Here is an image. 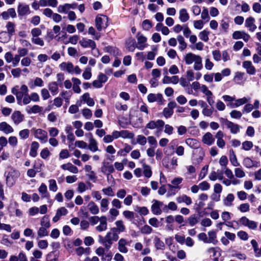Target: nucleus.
Returning a JSON list of instances; mask_svg holds the SVG:
<instances>
[{
  "instance_id": "nucleus-1",
  "label": "nucleus",
  "mask_w": 261,
  "mask_h": 261,
  "mask_svg": "<svg viewBox=\"0 0 261 261\" xmlns=\"http://www.w3.org/2000/svg\"><path fill=\"white\" fill-rule=\"evenodd\" d=\"M184 60L187 65L194 63V69L195 70H200L202 68V58L199 55L189 53L184 56Z\"/></svg>"
},
{
  "instance_id": "nucleus-2",
  "label": "nucleus",
  "mask_w": 261,
  "mask_h": 261,
  "mask_svg": "<svg viewBox=\"0 0 261 261\" xmlns=\"http://www.w3.org/2000/svg\"><path fill=\"white\" fill-rule=\"evenodd\" d=\"M119 239L118 233L115 232L111 228L104 238H101V243L104 245L106 250L108 251L111 247L113 242L117 241Z\"/></svg>"
},
{
  "instance_id": "nucleus-3",
  "label": "nucleus",
  "mask_w": 261,
  "mask_h": 261,
  "mask_svg": "<svg viewBox=\"0 0 261 261\" xmlns=\"http://www.w3.org/2000/svg\"><path fill=\"white\" fill-rule=\"evenodd\" d=\"M95 25L98 31L106 29L108 26V18L104 15H98L95 19Z\"/></svg>"
},
{
  "instance_id": "nucleus-4",
  "label": "nucleus",
  "mask_w": 261,
  "mask_h": 261,
  "mask_svg": "<svg viewBox=\"0 0 261 261\" xmlns=\"http://www.w3.org/2000/svg\"><path fill=\"white\" fill-rule=\"evenodd\" d=\"M19 175L20 173L18 171L13 169H10L6 175L7 185L9 187H12L19 177Z\"/></svg>"
},
{
  "instance_id": "nucleus-5",
  "label": "nucleus",
  "mask_w": 261,
  "mask_h": 261,
  "mask_svg": "<svg viewBox=\"0 0 261 261\" xmlns=\"http://www.w3.org/2000/svg\"><path fill=\"white\" fill-rule=\"evenodd\" d=\"M32 130L34 132L35 138L40 140L41 143H44L47 141V132L40 128H33Z\"/></svg>"
},
{
  "instance_id": "nucleus-6",
  "label": "nucleus",
  "mask_w": 261,
  "mask_h": 261,
  "mask_svg": "<svg viewBox=\"0 0 261 261\" xmlns=\"http://www.w3.org/2000/svg\"><path fill=\"white\" fill-rule=\"evenodd\" d=\"M136 38L137 40L136 47L138 49L140 50H143L147 46V38L142 33L140 32L138 33L136 35Z\"/></svg>"
},
{
  "instance_id": "nucleus-7",
  "label": "nucleus",
  "mask_w": 261,
  "mask_h": 261,
  "mask_svg": "<svg viewBox=\"0 0 261 261\" xmlns=\"http://www.w3.org/2000/svg\"><path fill=\"white\" fill-rule=\"evenodd\" d=\"M239 222L242 225L246 226L248 227L249 229L255 230L256 229L257 227V223L249 220L248 218H247L246 217H242L239 220Z\"/></svg>"
},
{
  "instance_id": "nucleus-8",
  "label": "nucleus",
  "mask_w": 261,
  "mask_h": 261,
  "mask_svg": "<svg viewBox=\"0 0 261 261\" xmlns=\"http://www.w3.org/2000/svg\"><path fill=\"white\" fill-rule=\"evenodd\" d=\"M164 122L162 120L158 119L156 121L151 120L146 125V128L150 129H161L164 125Z\"/></svg>"
},
{
  "instance_id": "nucleus-9",
  "label": "nucleus",
  "mask_w": 261,
  "mask_h": 261,
  "mask_svg": "<svg viewBox=\"0 0 261 261\" xmlns=\"http://www.w3.org/2000/svg\"><path fill=\"white\" fill-rule=\"evenodd\" d=\"M176 107L175 101H170L168 103L167 108H165L163 111V115L166 118L170 117L173 114V109Z\"/></svg>"
},
{
  "instance_id": "nucleus-10",
  "label": "nucleus",
  "mask_w": 261,
  "mask_h": 261,
  "mask_svg": "<svg viewBox=\"0 0 261 261\" xmlns=\"http://www.w3.org/2000/svg\"><path fill=\"white\" fill-rule=\"evenodd\" d=\"M243 67L246 70V72L249 75H254L256 73V69L250 61H245L243 62Z\"/></svg>"
},
{
  "instance_id": "nucleus-11",
  "label": "nucleus",
  "mask_w": 261,
  "mask_h": 261,
  "mask_svg": "<svg viewBox=\"0 0 261 261\" xmlns=\"http://www.w3.org/2000/svg\"><path fill=\"white\" fill-rule=\"evenodd\" d=\"M224 120V124L230 129L231 133L236 134L240 131V126L227 119Z\"/></svg>"
},
{
  "instance_id": "nucleus-12",
  "label": "nucleus",
  "mask_w": 261,
  "mask_h": 261,
  "mask_svg": "<svg viewBox=\"0 0 261 261\" xmlns=\"http://www.w3.org/2000/svg\"><path fill=\"white\" fill-rule=\"evenodd\" d=\"M147 100L149 102H157L161 105L163 103V97L160 93H150L147 96Z\"/></svg>"
},
{
  "instance_id": "nucleus-13",
  "label": "nucleus",
  "mask_w": 261,
  "mask_h": 261,
  "mask_svg": "<svg viewBox=\"0 0 261 261\" xmlns=\"http://www.w3.org/2000/svg\"><path fill=\"white\" fill-rule=\"evenodd\" d=\"M108 228L107 218L105 216H101L99 224L95 227V229L98 232L106 231Z\"/></svg>"
},
{
  "instance_id": "nucleus-14",
  "label": "nucleus",
  "mask_w": 261,
  "mask_h": 261,
  "mask_svg": "<svg viewBox=\"0 0 261 261\" xmlns=\"http://www.w3.org/2000/svg\"><path fill=\"white\" fill-rule=\"evenodd\" d=\"M86 136L89 138V144L88 148L92 152H95L98 150L97 141L93 138L91 133L87 134Z\"/></svg>"
},
{
  "instance_id": "nucleus-15",
  "label": "nucleus",
  "mask_w": 261,
  "mask_h": 261,
  "mask_svg": "<svg viewBox=\"0 0 261 261\" xmlns=\"http://www.w3.org/2000/svg\"><path fill=\"white\" fill-rule=\"evenodd\" d=\"M11 117L14 123L16 125H18L22 122L24 119L23 115L19 111H14L11 115Z\"/></svg>"
},
{
  "instance_id": "nucleus-16",
  "label": "nucleus",
  "mask_w": 261,
  "mask_h": 261,
  "mask_svg": "<svg viewBox=\"0 0 261 261\" xmlns=\"http://www.w3.org/2000/svg\"><path fill=\"white\" fill-rule=\"evenodd\" d=\"M101 172L107 175V179L109 180V177H112V175H111V173L114 172L115 169L113 167V166L112 165H109L108 163L105 164L101 168Z\"/></svg>"
},
{
  "instance_id": "nucleus-17",
  "label": "nucleus",
  "mask_w": 261,
  "mask_h": 261,
  "mask_svg": "<svg viewBox=\"0 0 261 261\" xmlns=\"http://www.w3.org/2000/svg\"><path fill=\"white\" fill-rule=\"evenodd\" d=\"M153 204L151 206L152 212L156 215H160L162 213L161 207L163 205V203L157 200L152 201Z\"/></svg>"
},
{
  "instance_id": "nucleus-18",
  "label": "nucleus",
  "mask_w": 261,
  "mask_h": 261,
  "mask_svg": "<svg viewBox=\"0 0 261 261\" xmlns=\"http://www.w3.org/2000/svg\"><path fill=\"white\" fill-rule=\"evenodd\" d=\"M116 227H113L111 229L115 232L118 233V234L121 232H123L125 231L126 228L122 220H117L115 222Z\"/></svg>"
},
{
  "instance_id": "nucleus-19",
  "label": "nucleus",
  "mask_w": 261,
  "mask_h": 261,
  "mask_svg": "<svg viewBox=\"0 0 261 261\" xmlns=\"http://www.w3.org/2000/svg\"><path fill=\"white\" fill-rule=\"evenodd\" d=\"M214 141L215 139L212 134L210 132L205 133L202 138V142L208 146L212 145L214 143Z\"/></svg>"
},
{
  "instance_id": "nucleus-20",
  "label": "nucleus",
  "mask_w": 261,
  "mask_h": 261,
  "mask_svg": "<svg viewBox=\"0 0 261 261\" xmlns=\"http://www.w3.org/2000/svg\"><path fill=\"white\" fill-rule=\"evenodd\" d=\"M244 166L247 168H250L252 167H258L259 166V163L258 162L252 160L250 158H245L243 161Z\"/></svg>"
},
{
  "instance_id": "nucleus-21",
  "label": "nucleus",
  "mask_w": 261,
  "mask_h": 261,
  "mask_svg": "<svg viewBox=\"0 0 261 261\" xmlns=\"http://www.w3.org/2000/svg\"><path fill=\"white\" fill-rule=\"evenodd\" d=\"M127 245V242L125 239H120L118 242V250L122 253H126L128 252V249L126 246Z\"/></svg>"
},
{
  "instance_id": "nucleus-22",
  "label": "nucleus",
  "mask_w": 261,
  "mask_h": 261,
  "mask_svg": "<svg viewBox=\"0 0 261 261\" xmlns=\"http://www.w3.org/2000/svg\"><path fill=\"white\" fill-rule=\"evenodd\" d=\"M0 131L6 134H8L13 133L14 129L10 124L4 121L0 123Z\"/></svg>"
},
{
  "instance_id": "nucleus-23",
  "label": "nucleus",
  "mask_w": 261,
  "mask_h": 261,
  "mask_svg": "<svg viewBox=\"0 0 261 261\" xmlns=\"http://www.w3.org/2000/svg\"><path fill=\"white\" fill-rule=\"evenodd\" d=\"M80 44L84 48L89 47L91 48L92 49H94L96 47L95 42L91 39H83L82 40L80 41Z\"/></svg>"
},
{
  "instance_id": "nucleus-24",
  "label": "nucleus",
  "mask_w": 261,
  "mask_h": 261,
  "mask_svg": "<svg viewBox=\"0 0 261 261\" xmlns=\"http://www.w3.org/2000/svg\"><path fill=\"white\" fill-rule=\"evenodd\" d=\"M179 82V78L178 76L174 75L171 77L168 76L167 75L164 76L162 80V83L164 84H177Z\"/></svg>"
},
{
  "instance_id": "nucleus-25",
  "label": "nucleus",
  "mask_w": 261,
  "mask_h": 261,
  "mask_svg": "<svg viewBox=\"0 0 261 261\" xmlns=\"http://www.w3.org/2000/svg\"><path fill=\"white\" fill-rule=\"evenodd\" d=\"M179 19L181 22H186L190 19L189 14L185 8H182L179 11Z\"/></svg>"
},
{
  "instance_id": "nucleus-26",
  "label": "nucleus",
  "mask_w": 261,
  "mask_h": 261,
  "mask_svg": "<svg viewBox=\"0 0 261 261\" xmlns=\"http://www.w3.org/2000/svg\"><path fill=\"white\" fill-rule=\"evenodd\" d=\"M254 22L255 19L251 16L248 17L245 20V27L249 28L251 32H254L257 28Z\"/></svg>"
},
{
  "instance_id": "nucleus-27",
  "label": "nucleus",
  "mask_w": 261,
  "mask_h": 261,
  "mask_svg": "<svg viewBox=\"0 0 261 261\" xmlns=\"http://www.w3.org/2000/svg\"><path fill=\"white\" fill-rule=\"evenodd\" d=\"M59 67L63 71H66L70 73H73V65L70 62H64L60 64Z\"/></svg>"
},
{
  "instance_id": "nucleus-28",
  "label": "nucleus",
  "mask_w": 261,
  "mask_h": 261,
  "mask_svg": "<svg viewBox=\"0 0 261 261\" xmlns=\"http://www.w3.org/2000/svg\"><path fill=\"white\" fill-rule=\"evenodd\" d=\"M18 15L24 16L30 13V7L29 5L25 4H19L17 9Z\"/></svg>"
},
{
  "instance_id": "nucleus-29",
  "label": "nucleus",
  "mask_w": 261,
  "mask_h": 261,
  "mask_svg": "<svg viewBox=\"0 0 261 261\" xmlns=\"http://www.w3.org/2000/svg\"><path fill=\"white\" fill-rule=\"evenodd\" d=\"M61 168L64 170H68L72 173H77L79 172L78 168L72 165L71 163H67L61 165Z\"/></svg>"
},
{
  "instance_id": "nucleus-30",
  "label": "nucleus",
  "mask_w": 261,
  "mask_h": 261,
  "mask_svg": "<svg viewBox=\"0 0 261 261\" xmlns=\"http://www.w3.org/2000/svg\"><path fill=\"white\" fill-rule=\"evenodd\" d=\"M234 103H227V106L233 108H237L247 102L248 100L246 97L234 100Z\"/></svg>"
},
{
  "instance_id": "nucleus-31",
  "label": "nucleus",
  "mask_w": 261,
  "mask_h": 261,
  "mask_svg": "<svg viewBox=\"0 0 261 261\" xmlns=\"http://www.w3.org/2000/svg\"><path fill=\"white\" fill-rule=\"evenodd\" d=\"M183 178L180 177H175L171 180V184H168V187L170 189H180L179 185L182 182Z\"/></svg>"
},
{
  "instance_id": "nucleus-32",
  "label": "nucleus",
  "mask_w": 261,
  "mask_h": 261,
  "mask_svg": "<svg viewBox=\"0 0 261 261\" xmlns=\"http://www.w3.org/2000/svg\"><path fill=\"white\" fill-rule=\"evenodd\" d=\"M176 201L179 203L184 202L187 205H190L192 203L191 198L186 194L177 197Z\"/></svg>"
},
{
  "instance_id": "nucleus-33",
  "label": "nucleus",
  "mask_w": 261,
  "mask_h": 261,
  "mask_svg": "<svg viewBox=\"0 0 261 261\" xmlns=\"http://www.w3.org/2000/svg\"><path fill=\"white\" fill-rule=\"evenodd\" d=\"M43 110V108L39 105H34L31 107H27L26 111L28 114H36L41 112Z\"/></svg>"
},
{
  "instance_id": "nucleus-34",
  "label": "nucleus",
  "mask_w": 261,
  "mask_h": 261,
  "mask_svg": "<svg viewBox=\"0 0 261 261\" xmlns=\"http://www.w3.org/2000/svg\"><path fill=\"white\" fill-rule=\"evenodd\" d=\"M229 153V161L232 165L234 167L239 166L240 165V163L238 162L234 151L232 149H230Z\"/></svg>"
},
{
  "instance_id": "nucleus-35",
  "label": "nucleus",
  "mask_w": 261,
  "mask_h": 261,
  "mask_svg": "<svg viewBox=\"0 0 261 261\" xmlns=\"http://www.w3.org/2000/svg\"><path fill=\"white\" fill-rule=\"evenodd\" d=\"M7 31H6L10 36H12L15 32V24L11 22L8 21L6 25Z\"/></svg>"
},
{
  "instance_id": "nucleus-36",
  "label": "nucleus",
  "mask_w": 261,
  "mask_h": 261,
  "mask_svg": "<svg viewBox=\"0 0 261 261\" xmlns=\"http://www.w3.org/2000/svg\"><path fill=\"white\" fill-rule=\"evenodd\" d=\"M88 207L89 211L92 215H97L99 212L98 206L93 201H90L88 204Z\"/></svg>"
},
{
  "instance_id": "nucleus-37",
  "label": "nucleus",
  "mask_w": 261,
  "mask_h": 261,
  "mask_svg": "<svg viewBox=\"0 0 261 261\" xmlns=\"http://www.w3.org/2000/svg\"><path fill=\"white\" fill-rule=\"evenodd\" d=\"M39 147V144L37 142H33L31 145L30 155L33 158L36 157L37 155V150Z\"/></svg>"
},
{
  "instance_id": "nucleus-38",
  "label": "nucleus",
  "mask_w": 261,
  "mask_h": 261,
  "mask_svg": "<svg viewBox=\"0 0 261 261\" xmlns=\"http://www.w3.org/2000/svg\"><path fill=\"white\" fill-rule=\"evenodd\" d=\"M82 100L87 103L90 107H92L94 105L95 102L93 98L90 97L89 93H86L82 96Z\"/></svg>"
},
{
  "instance_id": "nucleus-39",
  "label": "nucleus",
  "mask_w": 261,
  "mask_h": 261,
  "mask_svg": "<svg viewBox=\"0 0 261 261\" xmlns=\"http://www.w3.org/2000/svg\"><path fill=\"white\" fill-rule=\"evenodd\" d=\"M177 40L179 43L178 48L180 51L185 50L187 46V44L184 38L181 35L177 36Z\"/></svg>"
},
{
  "instance_id": "nucleus-40",
  "label": "nucleus",
  "mask_w": 261,
  "mask_h": 261,
  "mask_svg": "<svg viewBox=\"0 0 261 261\" xmlns=\"http://www.w3.org/2000/svg\"><path fill=\"white\" fill-rule=\"evenodd\" d=\"M48 88L53 95L57 94L59 92L58 84L56 82L49 83Z\"/></svg>"
},
{
  "instance_id": "nucleus-41",
  "label": "nucleus",
  "mask_w": 261,
  "mask_h": 261,
  "mask_svg": "<svg viewBox=\"0 0 261 261\" xmlns=\"http://www.w3.org/2000/svg\"><path fill=\"white\" fill-rule=\"evenodd\" d=\"M234 196L231 194H228L226 197L223 199V202L224 205L226 206H230L232 205V202L234 201Z\"/></svg>"
},
{
  "instance_id": "nucleus-42",
  "label": "nucleus",
  "mask_w": 261,
  "mask_h": 261,
  "mask_svg": "<svg viewBox=\"0 0 261 261\" xmlns=\"http://www.w3.org/2000/svg\"><path fill=\"white\" fill-rule=\"evenodd\" d=\"M134 39L130 38L126 42V48L130 51H134L136 47Z\"/></svg>"
},
{
  "instance_id": "nucleus-43",
  "label": "nucleus",
  "mask_w": 261,
  "mask_h": 261,
  "mask_svg": "<svg viewBox=\"0 0 261 261\" xmlns=\"http://www.w3.org/2000/svg\"><path fill=\"white\" fill-rule=\"evenodd\" d=\"M154 243L155 247L157 250H164L165 248L163 241L157 237H155L154 239Z\"/></svg>"
},
{
  "instance_id": "nucleus-44",
  "label": "nucleus",
  "mask_w": 261,
  "mask_h": 261,
  "mask_svg": "<svg viewBox=\"0 0 261 261\" xmlns=\"http://www.w3.org/2000/svg\"><path fill=\"white\" fill-rule=\"evenodd\" d=\"M39 193L41 194L42 198H48L49 194L47 192L46 186L42 183L38 189Z\"/></svg>"
},
{
  "instance_id": "nucleus-45",
  "label": "nucleus",
  "mask_w": 261,
  "mask_h": 261,
  "mask_svg": "<svg viewBox=\"0 0 261 261\" xmlns=\"http://www.w3.org/2000/svg\"><path fill=\"white\" fill-rule=\"evenodd\" d=\"M109 200L107 198H103L100 203V210L102 213H105L108 210Z\"/></svg>"
},
{
  "instance_id": "nucleus-46",
  "label": "nucleus",
  "mask_w": 261,
  "mask_h": 261,
  "mask_svg": "<svg viewBox=\"0 0 261 261\" xmlns=\"http://www.w3.org/2000/svg\"><path fill=\"white\" fill-rule=\"evenodd\" d=\"M210 34V32L207 30H204L199 33L198 36L200 40L207 42L209 40L208 35Z\"/></svg>"
},
{
  "instance_id": "nucleus-47",
  "label": "nucleus",
  "mask_w": 261,
  "mask_h": 261,
  "mask_svg": "<svg viewBox=\"0 0 261 261\" xmlns=\"http://www.w3.org/2000/svg\"><path fill=\"white\" fill-rule=\"evenodd\" d=\"M11 37V36H10L6 31L0 32V42L2 43H6L8 42Z\"/></svg>"
},
{
  "instance_id": "nucleus-48",
  "label": "nucleus",
  "mask_w": 261,
  "mask_h": 261,
  "mask_svg": "<svg viewBox=\"0 0 261 261\" xmlns=\"http://www.w3.org/2000/svg\"><path fill=\"white\" fill-rule=\"evenodd\" d=\"M132 149V147L128 145L125 144L124 148L122 149H120L117 152L118 155L120 156H125L126 154L129 152Z\"/></svg>"
},
{
  "instance_id": "nucleus-49",
  "label": "nucleus",
  "mask_w": 261,
  "mask_h": 261,
  "mask_svg": "<svg viewBox=\"0 0 261 261\" xmlns=\"http://www.w3.org/2000/svg\"><path fill=\"white\" fill-rule=\"evenodd\" d=\"M91 68L90 67H86L82 74V77L86 80H90L92 77Z\"/></svg>"
},
{
  "instance_id": "nucleus-50",
  "label": "nucleus",
  "mask_w": 261,
  "mask_h": 261,
  "mask_svg": "<svg viewBox=\"0 0 261 261\" xmlns=\"http://www.w3.org/2000/svg\"><path fill=\"white\" fill-rule=\"evenodd\" d=\"M208 239H207V243H213L215 244L217 243L216 240V233L214 231H210L208 232Z\"/></svg>"
},
{
  "instance_id": "nucleus-51",
  "label": "nucleus",
  "mask_w": 261,
  "mask_h": 261,
  "mask_svg": "<svg viewBox=\"0 0 261 261\" xmlns=\"http://www.w3.org/2000/svg\"><path fill=\"white\" fill-rule=\"evenodd\" d=\"M143 168L144 175L147 178L150 177L152 175V171L150 166L145 164H143Z\"/></svg>"
},
{
  "instance_id": "nucleus-52",
  "label": "nucleus",
  "mask_w": 261,
  "mask_h": 261,
  "mask_svg": "<svg viewBox=\"0 0 261 261\" xmlns=\"http://www.w3.org/2000/svg\"><path fill=\"white\" fill-rule=\"evenodd\" d=\"M186 143L193 148H196L198 147V143L197 141L194 139L188 138L186 140Z\"/></svg>"
},
{
  "instance_id": "nucleus-53",
  "label": "nucleus",
  "mask_w": 261,
  "mask_h": 261,
  "mask_svg": "<svg viewBox=\"0 0 261 261\" xmlns=\"http://www.w3.org/2000/svg\"><path fill=\"white\" fill-rule=\"evenodd\" d=\"M69 4H65L64 5H59L58 7V12L60 13H67L70 10Z\"/></svg>"
},
{
  "instance_id": "nucleus-54",
  "label": "nucleus",
  "mask_w": 261,
  "mask_h": 261,
  "mask_svg": "<svg viewBox=\"0 0 261 261\" xmlns=\"http://www.w3.org/2000/svg\"><path fill=\"white\" fill-rule=\"evenodd\" d=\"M235 176L237 178H243L246 176L245 172L243 171L242 168H236L234 170Z\"/></svg>"
},
{
  "instance_id": "nucleus-55",
  "label": "nucleus",
  "mask_w": 261,
  "mask_h": 261,
  "mask_svg": "<svg viewBox=\"0 0 261 261\" xmlns=\"http://www.w3.org/2000/svg\"><path fill=\"white\" fill-rule=\"evenodd\" d=\"M157 53L158 48L156 47H153L151 51L148 52L147 59L149 60H153Z\"/></svg>"
},
{
  "instance_id": "nucleus-56",
  "label": "nucleus",
  "mask_w": 261,
  "mask_h": 261,
  "mask_svg": "<svg viewBox=\"0 0 261 261\" xmlns=\"http://www.w3.org/2000/svg\"><path fill=\"white\" fill-rule=\"evenodd\" d=\"M40 224L42 227L49 228L50 227V222L48 216H44L41 220Z\"/></svg>"
},
{
  "instance_id": "nucleus-57",
  "label": "nucleus",
  "mask_w": 261,
  "mask_h": 261,
  "mask_svg": "<svg viewBox=\"0 0 261 261\" xmlns=\"http://www.w3.org/2000/svg\"><path fill=\"white\" fill-rule=\"evenodd\" d=\"M30 130L24 129L19 132V136L21 139L25 140L29 137Z\"/></svg>"
},
{
  "instance_id": "nucleus-58",
  "label": "nucleus",
  "mask_w": 261,
  "mask_h": 261,
  "mask_svg": "<svg viewBox=\"0 0 261 261\" xmlns=\"http://www.w3.org/2000/svg\"><path fill=\"white\" fill-rule=\"evenodd\" d=\"M253 146V143L251 141H246L242 143V149L248 151L250 150Z\"/></svg>"
},
{
  "instance_id": "nucleus-59",
  "label": "nucleus",
  "mask_w": 261,
  "mask_h": 261,
  "mask_svg": "<svg viewBox=\"0 0 261 261\" xmlns=\"http://www.w3.org/2000/svg\"><path fill=\"white\" fill-rule=\"evenodd\" d=\"M142 27L143 30L149 31L152 27V24L149 20L146 19L142 22Z\"/></svg>"
},
{
  "instance_id": "nucleus-60",
  "label": "nucleus",
  "mask_w": 261,
  "mask_h": 261,
  "mask_svg": "<svg viewBox=\"0 0 261 261\" xmlns=\"http://www.w3.org/2000/svg\"><path fill=\"white\" fill-rule=\"evenodd\" d=\"M208 168V165H205L203 167H202V168L201 169L200 172L199 174V176H198L199 180H201L205 177V176L206 175V174L207 173Z\"/></svg>"
},
{
  "instance_id": "nucleus-61",
  "label": "nucleus",
  "mask_w": 261,
  "mask_h": 261,
  "mask_svg": "<svg viewBox=\"0 0 261 261\" xmlns=\"http://www.w3.org/2000/svg\"><path fill=\"white\" fill-rule=\"evenodd\" d=\"M49 189L50 191L56 192L58 190L56 181L55 179H51L49 180Z\"/></svg>"
},
{
  "instance_id": "nucleus-62",
  "label": "nucleus",
  "mask_w": 261,
  "mask_h": 261,
  "mask_svg": "<svg viewBox=\"0 0 261 261\" xmlns=\"http://www.w3.org/2000/svg\"><path fill=\"white\" fill-rule=\"evenodd\" d=\"M31 40L32 42L36 45L41 46H43L44 45V42L43 39L39 37L32 38Z\"/></svg>"
},
{
  "instance_id": "nucleus-63",
  "label": "nucleus",
  "mask_w": 261,
  "mask_h": 261,
  "mask_svg": "<svg viewBox=\"0 0 261 261\" xmlns=\"http://www.w3.org/2000/svg\"><path fill=\"white\" fill-rule=\"evenodd\" d=\"M230 116L232 118L240 119L241 118L242 114L240 111L234 110L230 112Z\"/></svg>"
},
{
  "instance_id": "nucleus-64",
  "label": "nucleus",
  "mask_w": 261,
  "mask_h": 261,
  "mask_svg": "<svg viewBox=\"0 0 261 261\" xmlns=\"http://www.w3.org/2000/svg\"><path fill=\"white\" fill-rule=\"evenodd\" d=\"M238 209L242 213L247 212L249 211L250 205L248 203H242L238 207Z\"/></svg>"
}]
</instances>
